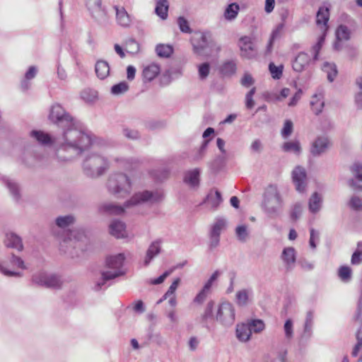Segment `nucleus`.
<instances>
[{"label": "nucleus", "instance_id": "1", "mask_svg": "<svg viewBox=\"0 0 362 362\" xmlns=\"http://www.w3.org/2000/svg\"><path fill=\"white\" fill-rule=\"evenodd\" d=\"M49 119L64 129V142L57 150V157L60 161H69L81 155L93 144L90 134L76 127L74 118L59 104L52 107Z\"/></svg>", "mask_w": 362, "mask_h": 362}, {"label": "nucleus", "instance_id": "2", "mask_svg": "<svg viewBox=\"0 0 362 362\" xmlns=\"http://www.w3.org/2000/svg\"><path fill=\"white\" fill-rule=\"evenodd\" d=\"M284 199L275 185H269L264 190L261 204L263 211L270 218H276L281 214Z\"/></svg>", "mask_w": 362, "mask_h": 362}, {"label": "nucleus", "instance_id": "3", "mask_svg": "<svg viewBox=\"0 0 362 362\" xmlns=\"http://www.w3.org/2000/svg\"><path fill=\"white\" fill-rule=\"evenodd\" d=\"M107 187L110 193L117 197H124L132 189L131 181L124 173H115L110 176Z\"/></svg>", "mask_w": 362, "mask_h": 362}, {"label": "nucleus", "instance_id": "4", "mask_svg": "<svg viewBox=\"0 0 362 362\" xmlns=\"http://www.w3.org/2000/svg\"><path fill=\"white\" fill-rule=\"evenodd\" d=\"M124 261V256L123 254H118L115 256H110L106 259V266L113 272L107 271L102 272V280L98 281L95 285V290H99L105 284L107 281L114 279L116 277L124 274L121 269L123 266Z\"/></svg>", "mask_w": 362, "mask_h": 362}, {"label": "nucleus", "instance_id": "5", "mask_svg": "<svg viewBox=\"0 0 362 362\" xmlns=\"http://www.w3.org/2000/svg\"><path fill=\"white\" fill-rule=\"evenodd\" d=\"M191 43L194 52L200 56L209 57L211 51H206L215 47L217 52L221 50V47L210 37V35L203 33H195L191 38Z\"/></svg>", "mask_w": 362, "mask_h": 362}, {"label": "nucleus", "instance_id": "6", "mask_svg": "<svg viewBox=\"0 0 362 362\" xmlns=\"http://www.w3.org/2000/svg\"><path fill=\"white\" fill-rule=\"evenodd\" d=\"M108 168L107 160L98 155L93 154L83 162V170L88 176L94 177L101 175Z\"/></svg>", "mask_w": 362, "mask_h": 362}, {"label": "nucleus", "instance_id": "7", "mask_svg": "<svg viewBox=\"0 0 362 362\" xmlns=\"http://www.w3.org/2000/svg\"><path fill=\"white\" fill-rule=\"evenodd\" d=\"M216 320L225 327L232 326L235 320L234 306L228 302L220 304L216 315Z\"/></svg>", "mask_w": 362, "mask_h": 362}, {"label": "nucleus", "instance_id": "8", "mask_svg": "<svg viewBox=\"0 0 362 362\" xmlns=\"http://www.w3.org/2000/svg\"><path fill=\"white\" fill-rule=\"evenodd\" d=\"M162 199L163 194L160 192L144 191L135 194L129 200L125 202L124 206H135L146 202H158L161 201Z\"/></svg>", "mask_w": 362, "mask_h": 362}, {"label": "nucleus", "instance_id": "9", "mask_svg": "<svg viewBox=\"0 0 362 362\" xmlns=\"http://www.w3.org/2000/svg\"><path fill=\"white\" fill-rule=\"evenodd\" d=\"M32 281L34 284L47 288H59L62 286L60 279L53 274L48 275L45 273H39L33 276Z\"/></svg>", "mask_w": 362, "mask_h": 362}, {"label": "nucleus", "instance_id": "10", "mask_svg": "<svg viewBox=\"0 0 362 362\" xmlns=\"http://www.w3.org/2000/svg\"><path fill=\"white\" fill-rule=\"evenodd\" d=\"M238 46L240 47L242 57L247 59H252L257 56V50L250 37H241L239 39Z\"/></svg>", "mask_w": 362, "mask_h": 362}, {"label": "nucleus", "instance_id": "11", "mask_svg": "<svg viewBox=\"0 0 362 362\" xmlns=\"http://www.w3.org/2000/svg\"><path fill=\"white\" fill-rule=\"evenodd\" d=\"M86 6L92 16L98 22L106 19V11L102 7L101 0H86Z\"/></svg>", "mask_w": 362, "mask_h": 362}, {"label": "nucleus", "instance_id": "12", "mask_svg": "<svg viewBox=\"0 0 362 362\" xmlns=\"http://www.w3.org/2000/svg\"><path fill=\"white\" fill-rule=\"evenodd\" d=\"M306 172L301 166H297L292 172V180L296 189L299 192H303L306 188Z\"/></svg>", "mask_w": 362, "mask_h": 362}, {"label": "nucleus", "instance_id": "13", "mask_svg": "<svg viewBox=\"0 0 362 362\" xmlns=\"http://www.w3.org/2000/svg\"><path fill=\"white\" fill-rule=\"evenodd\" d=\"M330 145L329 139L325 136L317 137L312 144L310 153L314 156H320L325 153Z\"/></svg>", "mask_w": 362, "mask_h": 362}, {"label": "nucleus", "instance_id": "14", "mask_svg": "<svg viewBox=\"0 0 362 362\" xmlns=\"http://www.w3.org/2000/svg\"><path fill=\"white\" fill-rule=\"evenodd\" d=\"M215 303L211 300L207 303L203 314L201 315L199 322L204 327L210 330L214 325V318L213 315V311Z\"/></svg>", "mask_w": 362, "mask_h": 362}, {"label": "nucleus", "instance_id": "15", "mask_svg": "<svg viewBox=\"0 0 362 362\" xmlns=\"http://www.w3.org/2000/svg\"><path fill=\"white\" fill-rule=\"evenodd\" d=\"M355 179H351L349 185L355 190H362V165L356 163L351 167Z\"/></svg>", "mask_w": 362, "mask_h": 362}, {"label": "nucleus", "instance_id": "16", "mask_svg": "<svg viewBox=\"0 0 362 362\" xmlns=\"http://www.w3.org/2000/svg\"><path fill=\"white\" fill-rule=\"evenodd\" d=\"M4 242L6 247L16 249L19 252L23 250L21 238L14 233H7Z\"/></svg>", "mask_w": 362, "mask_h": 362}, {"label": "nucleus", "instance_id": "17", "mask_svg": "<svg viewBox=\"0 0 362 362\" xmlns=\"http://www.w3.org/2000/svg\"><path fill=\"white\" fill-rule=\"evenodd\" d=\"M110 233L116 238H122L127 236L126 225L119 220H114L109 226Z\"/></svg>", "mask_w": 362, "mask_h": 362}, {"label": "nucleus", "instance_id": "18", "mask_svg": "<svg viewBox=\"0 0 362 362\" xmlns=\"http://www.w3.org/2000/svg\"><path fill=\"white\" fill-rule=\"evenodd\" d=\"M310 62V56L305 53L300 52L295 58L292 64L293 69L297 72L303 71Z\"/></svg>", "mask_w": 362, "mask_h": 362}, {"label": "nucleus", "instance_id": "19", "mask_svg": "<svg viewBox=\"0 0 362 362\" xmlns=\"http://www.w3.org/2000/svg\"><path fill=\"white\" fill-rule=\"evenodd\" d=\"M117 23L122 27H129L132 20L126 9L122 6H114Z\"/></svg>", "mask_w": 362, "mask_h": 362}, {"label": "nucleus", "instance_id": "20", "mask_svg": "<svg viewBox=\"0 0 362 362\" xmlns=\"http://www.w3.org/2000/svg\"><path fill=\"white\" fill-rule=\"evenodd\" d=\"M281 259L286 264L287 269H293L296 260L295 249L292 247L284 248L281 254Z\"/></svg>", "mask_w": 362, "mask_h": 362}, {"label": "nucleus", "instance_id": "21", "mask_svg": "<svg viewBox=\"0 0 362 362\" xmlns=\"http://www.w3.org/2000/svg\"><path fill=\"white\" fill-rule=\"evenodd\" d=\"M329 18V10L327 7L319 8L316 15V24L324 31L327 30V22Z\"/></svg>", "mask_w": 362, "mask_h": 362}, {"label": "nucleus", "instance_id": "22", "mask_svg": "<svg viewBox=\"0 0 362 362\" xmlns=\"http://www.w3.org/2000/svg\"><path fill=\"white\" fill-rule=\"evenodd\" d=\"M223 199L221 194L219 191L216 190L214 194L210 192L204 201V203H206L211 211H216L222 203Z\"/></svg>", "mask_w": 362, "mask_h": 362}, {"label": "nucleus", "instance_id": "23", "mask_svg": "<svg viewBox=\"0 0 362 362\" xmlns=\"http://www.w3.org/2000/svg\"><path fill=\"white\" fill-rule=\"evenodd\" d=\"M160 240H156L150 245L146 251V255L144 262L145 266H148L151 261L160 252Z\"/></svg>", "mask_w": 362, "mask_h": 362}, {"label": "nucleus", "instance_id": "24", "mask_svg": "<svg viewBox=\"0 0 362 362\" xmlns=\"http://www.w3.org/2000/svg\"><path fill=\"white\" fill-rule=\"evenodd\" d=\"M310 105L313 111L316 115H318L322 112L325 106L324 95L322 93H315L313 95Z\"/></svg>", "mask_w": 362, "mask_h": 362}, {"label": "nucleus", "instance_id": "25", "mask_svg": "<svg viewBox=\"0 0 362 362\" xmlns=\"http://www.w3.org/2000/svg\"><path fill=\"white\" fill-rule=\"evenodd\" d=\"M160 71V66L156 64H151L143 70V77L146 81H153Z\"/></svg>", "mask_w": 362, "mask_h": 362}, {"label": "nucleus", "instance_id": "26", "mask_svg": "<svg viewBox=\"0 0 362 362\" xmlns=\"http://www.w3.org/2000/svg\"><path fill=\"white\" fill-rule=\"evenodd\" d=\"M30 136L42 145H51L54 139L49 134L42 131L33 130L30 132Z\"/></svg>", "mask_w": 362, "mask_h": 362}, {"label": "nucleus", "instance_id": "27", "mask_svg": "<svg viewBox=\"0 0 362 362\" xmlns=\"http://www.w3.org/2000/svg\"><path fill=\"white\" fill-rule=\"evenodd\" d=\"M199 170L193 169L187 172L184 177V182L191 187H197L199 184Z\"/></svg>", "mask_w": 362, "mask_h": 362}, {"label": "nucleus", "instance_id": "28", "mask_svg": "<svg viewBox=\"0 0 362 362\" xmlns=\"http://www.w3.org/2000/svg\"><path fill=\"white\" fill-rule=\"evenodd\" d=\"M251 330L248 324L238 325L236 327V337L241 341H247L251 337Z\"/></svg>", "mask_w": 362, "mask_h": 362}, {"label": "nucleus", "instance_id": "29", "mask_svg": "<svg viewBox=\"0 0 362 362\" xmlns=\"http://www.w3.org/2000/svg\"><path fill=\"white\" fill-rule=\"evenodd\" d=\"M169 8V3L168 0H157L155 12L158 16L162 20H165L168 18V12Z\"/></svg>", "mask_w": 362, "mask_h": 362}, {"label": "nucleus", "instance_id": "30", "mask_svg": "<svg viewBox=\"0 0 362 362\" xmlns=\"http://www.w3.org/2000/svg\"><path fill=\"white\" fill-rule=\"evenodd\" d=\"M95 69L96 75L100 79H105L110 74V66L105 61H98L95 64Z\"/></svg>", "mask_w": 362, "mask_h": 362}, {"label": "nucleus", "instance_id": "31", "mask_svg": "<svg viewBox=\"0 0 362 362\" xmlns=\"http://www.w3.org/2000/svg\"><path fill=\"white\" fill-rule=\"evenodd\" d=\"M219 71L223 76H230L236 71V64L232 60L225 62L220 66Z\"/></svg>", "mask_w": 362, "mask_h": 362}, {"label": "nucleus", "instance_id": "32", "mask_svg": "<svg viewBox=\"0 0 362 362\" xmlns=\"http://www.w3.org/2000/svg\"><path fill=\"white\" fill-rule=\"evenodd\" d=\"M227 222L223 218L218 217L212 224L210 233L220 236L222 230L226 228Z\"/></svg>", "mask_w": 362, "mask_h": 362}, {"label": "nucleus", "instance_id": "33", "mask_svg": "<svg viewBox=\"0 0 362 362\" xmlns=\"http://www.w3.org/2000/svg\"><path fill=\"white\" fill-rule=\"evenodd\" d=\"M322 204V197L317 192H314L309 199L308 206L309 210L312 213L317 212Z\"/></svg>", "mask_w": 362, "mask_h": 362}, {"label": "nucleus", "instance_id": "34", "mask_svg": "<svg viewBox=\"0 0 362 362\" xmlns=\"http://www.w3.org/2000/svg\"><path fill=\"white\" fill-rule=\"evenodd\" d=\"M239 11V5L236 3H231L226 7L223 16L228 21H233L237 17Z\"/></svg>", "mask_w": 362, "mask_h": 362}, {"label": "nucleus", "instance_id": "35", "mask_svg": "<svg viewBox=\"0 0 362 362\" xmlns=\"http://www.w3.org/2000/svg\"><path fill=\"white\" fill-rule=\"evenodd\" d=\"M251 293L252 291L247 289L238 291L235 295L236 303L239 306H245L249 302V298Z\"/></svg>", "mask_w": 362, "mask_h": 362}, {"label": "nucleus", "instance_id": "36", "mask_svg": "<svg viewBox=\"0 0 362 362\" xmlns=\"http://www.w3.org/2000/svg\"><path fill=\"white\" fill-rule=\"evenodd\" d=\"M282 148L285 152H293L298 155L301 151L300 144L298 141L285 142Z\"/></svg>", "mask_w": 362, "mask_h": 362}, {"label": "nucleus", "instance_id": "37", "mask_svg": "<svg viewBox=\"0 0 362 362\" xmlns=\"http://www.w3.org/2000/svg\"><path fill=\"white\" fill-rule=\"evenodd\" d=\"M322 69L327 74L328 81L332 82L337 74L336 65L334 64H329L328 62H325L323 64Z\"/></svg>", "mask_w": 362, "mask_h": 362}, {"label": "nucleus", "instance_id": "38", "mask_svg": "<svg viewBox=\"0 0 362 362\" xmlns=\"http://www.w3.org/2000/svg\"><path fill=\"white\" fill-rule=\"evenodd\" d=\"M75 221V218L71 215L64 216H59L56 218L55 222L57 226L61 228H64L73 224Z\"/></svg>", "mask_w": 362, "mask_h": 362}, {"label": "nucleus", "instance_id": "39", "mask_svg": "<svg viewBox=\"0 0 362 362\" xmlns=\"http://www.w3.org/2000/svg\"><path fill=\"white\" fill-rule=\"evenodd\" d=\"M157 54L160 57H169L173 52V49L168 45H158L156 47Z\"/></svg>", "mask_w": 362, "mask_h": 362}, {"label": "nucleus", "instance_id": "40", "mask_svg": "<svg viewBox=\"0 0 362 362\" xmlns=\"http://www.w3.org/2000/svg\"><path fill=\"white\" fill-rule=\"evenodd\" d=\"M336 37L338 41L348 40L350 38V30L344 25H340L336 30Z\"/></svg>", "mask_w": 362, "mask_h": 362}, {"label": "nucleus", "instance_id": "41", "mask_svg": "<svg viewBox=\"0 0 362 362\" xmlns=\"http://www.w3.org/2000/svg\"><path fill=\"white\" fill-rule=\"evenodd\" d=\"M338 276L344 282H349L351 279L352 271L348 266H341L338 270Z\"/></svg>", "mask_w": 362, "mask_h": 362}, {"label": "nucleus", "instance_id": "42", "mask_svg": "<svg viewBox=\"0 0 362 362\" xmlns=\"http://www.w3.org/2000/svg\"><path fill=\"white\" fill-rule=\"evenodd\" d=\"M269 70L274 79H279L283 74L284 65L276 66L273 62L269 64Z\"/></svg>", "mask_w": 362, "mask_h": 362}, {"label": "nucleus", "instance_id": "43", "mask_svg": "<svg viewBox=\"0 0 362 362\" xmlns=\"http://www.w3.org/2000/svg\"><path fill=\"white\" fill-rule=\"evenodd\" d=\"M237 238L240 242H245L249 236L247 227L245 225L238 226L235 228Z\"/></svg>", "mask_w": 362, "mask_h": 362}, {"label": "nucleus", "instance_id": "44", "mask_svg": "<svg viewBox=\"0 0 362 362\" xmlns=\"http://www.w3.org/2000/svg\"><path fill=\"white\" fill-rule=\"evenodd\" d=\"M103 208L105 211L110 214L119 215L124 211V209L122 206L112 204H105Z\"/></svg>", "mask_w": 362, "mask_h": 362}, {"label": "nucleus", "instance_id": "45", "mask_svg": "<svg viewBox=\"0 0 362 362\" xmlns=\"http://www.w3.org/2000/svg\"><path fill=\"white\" fill-rule=\"evenodd\" d=\"M128 89H129L128 83L125 81H122V82H120L117 84L112 86L111 88V93L113 95H120V94H122V93H125L126 91H127Z\"/></svg>", "mask_w": 362, "mask_h": 362}, {"label": "nucleus", "instance_id": "46", "mask_svg": "<svg viewBox=\"0 0 362 362\" xmlns=\"http://www.w3.org/2000/svg\"><path fill=\"white\" fill-rule=\"evenodd\" d=\"M351 262L352 264H359L362 263V242L358 243L357 250L353 253Z\"/></svg>", "mask_w": 362, "mask_h": 362}, {"label": "nucleus", "instance_id": "47", "mask_svg": "<svg viewBox=\"0 0 362 362\" xmlns=\"http://www.w3.org/2000/svg\"><path fill=\"white\" fill-rule=\"evenodd\" d=\"M247 324L250 326L251 332H254L256 333L260 332L265 327L264 322L261 320H251L250 322H249Z\"/></svg>", "mask_w": 362, "mask_h": 362}, {"label": "nucleus", "instance_id": "48", "mask_svg": "<svg viewBox=\"0 0 362 362\" xmlns=\"http://www.w3.org/2000/svg\"><path fill=\"white\" fill-rule=\"evenodd\" d=\"M81 96L86 102H93L97 98L98 93L94 90L86 89L81 92Z\"/></svg>", "mask_w": 362, "mask_h": 362}, {"label": "nucleus", "instance_id": "49", "mask_svg": "<svg viewBox=\"0 0 362 362\" xmlns=\"http://www.w3.org/2000/svg\"><path fill=\"white\" fill-rule=\"evenodd\" d=\"M210 71V65L208 62L203 63L198 66L199 77L201 80H204L207 78Z\"/></svg>", "mask_w": 362, "mask_h": 362}, {"label": "nucleus", "instance_id": "50", "mask_svg": "<svg viewBox=\"0 0 362 362\" xmlns=\"http://www.w3.org/2000/svg\"><path fill=\"white\" fill-rule=\"evenodd\" d=\"M6 185L7 187L9 189L11 194L13 196V198L17 201L19 200L20 193L18 186L17 185V184L10 180H7L6 182Z\"/></svg>", "mask_w": 362, "mask_h": 362}, {"label": "nucleus", "instance_id": "51", "mask_svg": "<svg viewBox=\"0 0 362 362\" xmlns=\"http://www.w3.org/2000/svg\"><path fill=\"white\" fill-rule=\"evenodd\" d=\"M177 24L181 32L185 33H192V29L189 27V23L184 17L180 16L178 18Z\"/></svg>", "mask_w": 362, "mask_h": 362}, {"label": "nucleus", "instance_id": "52", "mask_svg": "<svg viewBox=\"0 0 362 362\" xmlns=\"http://www.w3.org/2000/svg\"><path fill=\"white\" fill-rule=\"evenodd\" d=\"M10 262L12 264V266L16 267L17 268H20L21 269H27V267H26L24 261L23 260V259L18 256L13 255V254L11 255Z\"/></svg>", "mask_w": 362, "mask_h": 362}, {"label": "nucleus", "instance_id": "53", "mask_svg": "<svg viewBox=\"0 0 362 362\" xmlns=\"http://www.w3.org/2000/svg\"><path fill=\"white\" fill-rule=\"evenodd\" d=\"M284 329L285 332L286 338L288 339H291L293 336V322L291 320L288 319L284 324Z\"/></svg>", "mask_w": 362, "mask_h": 362}, {"label": "nucleus", "instance_id": "54", "mask_svg": "<svg viewBox=\"0 0 362 362\" xmlns=\"http://www.w3.org/2000/svg\"><path fill=\"white\" fill-rule=\"evenodd\" d=\"M293 131V123L291 120H286L281 130V135L284 138L290 136Z\"/></svg>", "mask_w": 362, "mask_h": 362}, {"label": "nucleus", "instance_id": "55", "mask_svg": "<svg viewBox=\"0 0 362 362\" xmlns=\"http://www.w3.org/2000/svg\"><path fill=\"white\" fill-rule=\"evenodd\" d=\"M324 42H325V35H322L320 37H319L317 42H316L315 45H313V49L314 52V59L316 60L317 59V55L320 52V50L322 48V46Z\"/></svg>", "mask_w": 362, "mask_h": 362}, {"label": "nucleus", "instance_id": "56", "mask_svg": "<svg viewBox=\"0 0 362 362\" xmlns=\"http://www.w3.org/2000/svg\"><path fill=\"white\" fill-rule=\"evenodd\" d=\"M350 206L354 210L362 209V200L358 197H353L349 202Z\"/></svg>", "mask_w": 362, "mask_h": 362}, {"label": "nucleus", "instance_id": "57", "mask_svg": "<svg viewBox=\"0 0 362 362\" xmlns=\"http://www.w3.org/2000/svg\"><path fill=\"white\" fill-rule=\"evenodd\" d=\"M123 134L127 138H128L129 139H136L139 137V134L138 131L134 130V129H131L129 128H124Z\"/></svg>", "mask_w": 362, "mask_h": 362}, {"label": "nucleus", "instance_id": "58", "mask_svg": "<svg viewBox=\"0 0 362 362\" xmlns=\"http://www.w3.org/2000/svg\"><path fill=\"white\" fill-rule=\"evenodd\" d=\"M127 52L130 53H136L139 50V44L134 40H129L127 42Z\"/></svg>", "mask_w": 362, "mask_h": 362}, {"label": "nucleus", "instance_id": "59", "mask_svg": "<svg viewBox=\"0 0 362 362\" xmlns=\"http://www.w3.org/2000/svg\"><path fill=\"white\" fill-rule=\"evenodd\" d=\"M180 281V280L179 278H177L176 279L174 280V281L170 286L167 292L165 293L163 298H166L167 296L172 295L175 293V290L177 289V288L178 286Z\"/></svg>", "mask_w": 362, "mask_h": 362}, {"label": "nucleus", "instance_id": "60", "mask_svg": "<svg viewBox=\"0 0 362 362\" xmlns=\"http://www.w3.org/2000/svg\"><path fill=\"white\" fill-rule=\"evenodd\" d=\"M209 139H206V140H204L199 150V153H198V155L197 156H195L194 158V160H198L199 159H201L203 156H204V153L208 146V144L209 143Z\"/></svg>", "mask_w": 362, "mask_h": 362}, {"label": "nucleus", "instance_id": "61", "mask_svg": "<svg viewBox=\"0 0 362 362\" xmlns=\"http://www.w3.org/2000/svg\"><path fill=\"white\" fill-rule=\"evenodd\" d=\"M173 271V269H170V270L165 272L162 275H160L158 278L153 279L151 282V284L156 285V284H160L163 283L164 281V280L165 279V278L167 276H168L172 273Z\"/></svg>", "mask_w": 362, "mask_h": 362}, {"label": "nucleus", "instance_id": "62", "mask_svg": "<svg viewBox=\"0 0 362 362\" xmlns=\"http://www.w3.org/2000/svg\"><path fill=\"white\" fill-rule=\"evenodd\" d=\"M242 86L245 87H250L254 83V80L250 74H245L240 81Z\"/></svg>", "mask_w": 362, "mask_h": 362}, {"label": "nucleus", "instance_id": "63", "mask_svg": "<svg viewBox=\"0 0 362 362\" xmlns=\"http://www.w3.org/2000/svg\"><path fill=\"white\" fill-rule=\"evenodd\" d=\"M220 236L210 233L209 249L213 250L219 245Z\"/></svg>", "mask_w": 362, "mask_h": 362}, {"label": "nucleus", "instance_id": "64", "mask_svg": "<svg viewBox=\"0 0 362 362\" xmlns=\"http://www.w3.org/2000/svg\"><path fill=\"white\" fill-rule=\"evenodd\" d=\"M302 212L301 206L299 204L294 205L291 216L293 220H296L299 218Z\"/></svg>", "mask_w": 362, "mask_h": 362}]
</instances>
